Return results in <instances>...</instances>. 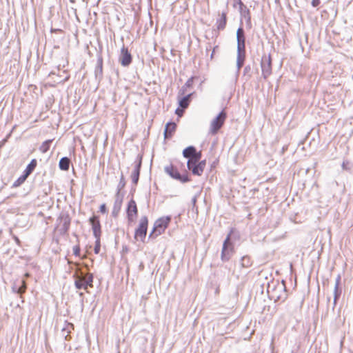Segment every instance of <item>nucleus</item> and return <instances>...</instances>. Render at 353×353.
Returning a JSON list of instances; mask_svg holds the SVG:
<instances>
[{
	"label": "nucleus",
	"instance_id": "6e6552de",
	"mask_svg": "<svg viewBox=\"0 0 353 353\" xmlns=\"http://www.w3.org/2000/svg\"><path fill=\"white\" fill-rule=\"evenodd\" d=\"M227 118V113L224 110H222L219 114L213 119L210 123V132L212 134H216L221 128Z\"/></svg>",
	"mask_w": 353,
	"mask_h": 353
},
{
	"label": "nucleus",
	"instance_id": "b1692460",
	"mask_svg": "<svg viewBox=\"0 0 353 353\" xmlns=\"http://www.w3.org/2000/svg\"><path fill=\"white\" fill-rule=\"evenodd\" d=\"M245 59V51H237L236 67L238 71L242 68Z\"/></svg>",
	"mask_w": 353,
	"mask_h": 353
},
{
	"label": "nucleus",
	"instance_id": "412c9836",
	"mask_svg": "<svg viewBox=\"0 0 353 353\" xmlns=\"http://www.w3.org/2000/svg\"><path fill=\"white\" fill-rule=\"evenodd\" d=\"M241 17L245 19L247 26L250 28L252 26L251 15L250 10L248 8H244L243 10L239 11Z\"/></svg>",
	"mask_w": 353,
	"mask_h": 353
},
{
	"label": "nucleus",
	"instance_id": "a878e982",
	"mask_svg": "<svg viewBox=\"0 0 353 353\" xmlns=\"http://www.w3.org/2000/svg\"><path fill=\"white\" fill-rule=\"evenodd\" d=\"M188 168L196 176H201L203 172V169L197 163L191 164Z\"/></svg>",
	"mask_w": 353,
	"mask_h": 353
},
{
	"label": "nucleus",
	"instance_id": "aec40b11",
	"mask_svg": "<svg viewBox=\"0 0 353 353\" xmlns=\"http://www.w3.org/2000/svg\"><path fill=\"white\" fill-rule=\"evenodd\" d=\"M195 77H191L188 79V81L185 82V83L181 87L179 92V95H184L187 93L188 89L192 87L194 79H195Z\"/></svg>",
	"mask_w": 353,
	"mask_h": 353
},
{
	"label": "nucleus",
	"instance_id": "49530a36",
	"mask_svg": "<svg viewBox=\"0 0 353 353\" xmlns=\"http://www.w3.org/2000/svg\"><path fill=\"white\" fill-rule=\"evenodd\" d=\"M12 238H13V239L14 240V241H15L18 245H19V244H20V240H19V239L17 236L13 235Z\"/></svg>",
	"mask_w": 353,
	"mask_h": 353
},
{
	"label": "nucleus",
	"instance_id": "09e8293b",
	"mask_svg": "<svg viewBox=\"0 0 353 353\" xmlns=\"http://www.w3.org/2000/svg\"><path fill=\"white\" fill-rule=\"evenodd\" d=\"M211 48V44L209 43L206 47V50L208 51Z\"/></svg>",
	"mask_w": 353,
	"mask_h": 353
},
{
	"label": "nucleus",
	"instance_id": "5701e85b",
	"mask_svg": "<svg viewBox=\"0 0 353 353\" xmlns=\"http://www.w3.org/2000/svg\"><path fill=\"white\" fill-rule=\"evenodd\" d=\"M70 159L67 157H62L59 162V168L61 170L68 171L70 168Z\"/></svg>",
	"mask_w": 353,
	"mask_h": 353
},
{
	"label": "nucleus",
	"instance_id": "f8f14e48",
	"mask_svg": "<svg viewBox=\"0 0 353 353\" xmlns=\"http://www.w3.org/2000/svg\"><path fill=\"white\" fill-rule=\"evenodd\" d=\"M97 61L94 69V77L98 82H100L103 79V57L101 54V49L97 54Z\"/></svg>",
	"mask_w": 353,
	"mask_h": 353
},
{
	"label": "nucleus",
	"instance_id": "7ed1b4c3",
	"mask_svg": "<svg viewBox=\"0 0 353 353\" xmlns=\"http://www.w3.org/2000/svg\"><path fill=\"white\" fill-rule=\"evenodd\" d=\"M234 252V242L230 239V235H227L223 241L221 259L222 261H228Z\"/></svg>",
	"mask_w": 353,
	"mask_h": 353
},
{
	"label": "nucleus",
	"instance_id": "a211bd4d",
	"mask_svg": "<svg viewBox=\"0 0 353 353\" xmlns=\"http://www.w3.org/2000/svg\"><path fill=\"white\" fill-rule=\"evenodd\" d=\"M194 92H190L189 94H185L181 95L182 97H179V106L183 108H187L191 101V97Z\"/></svg>",
	"mask_w": 353,
	"mask_h": 353
},
{
	"label": "nucleus",
	"instance_id": "72a5a7b5",
	"mask_svg": "<svg viewBox=\"0 0 353 353\" xmlns=\"http://www.w3.org/2000/svg\"><path fill=\"white\" fill-rule=\"evenodd\" d=\"M125 185V180L123 172H121L120 181L119 182V184H118L117 188V194H121V190H123L124 188Z\"/></svg>",
	"mask_w": 353,
	"mask_h": 353
},
{
	"label": "nucleus",
	"instance_id": "9d476101",
	"mask_svg": "<svg viewBox=\"0 0 353 353\" xmlns=\"http://www.w3.org/2000/svg\"><path fill=\"white\" fill-rule=\"evenodd\" d=\"M119 62L123 67H128L132 62V56L128 48L123 46L119 57Z\"/></svg>",
	"mask_w": 353,
	"mask_h": 353
},
{
	"label": "nucleus",
	"instance_id": "6ab92c4d",
	"mask_svg": "<svg viewBox=\"0 0 353 353\" xmlns=\"http://www.w3.org/2000/svg\"><path fill=\"white\" fill-rule=\"evenodd\" d=\"M227 23V13L223 12L221 17L216 20V28L218 30H223L225 29Z\"/></svg>",
	"mask_w": 353,
	"mask_h": 353
},
{
	"label": "nucleus",
	"instance_id": "7c9ffc66",
	"mask_svg": "<svg viewBox=\"0 0 353 353\" xmlns=\"http://www.w3.org/2000/svg\"><path fill=\"white\" fill-rule=\"evenodd\" d=\"M52 142V139H48V140L43 141L42 143V144L41 145V146L39 147V150L42 153H46L49 150Z\"/></svg>",
	"mask_w": 353,
	"mask_h": 353
},
{
	"label": "nucleus",
	"instance_id": "423d86ee",
	"mask_svg": "<svg viewBox=\"0 0 353 353\" xmlns=\"http://www.w3.org/2000/svg\"><path fill=\"white\" fill-rule=\"evenodd\" d=\"M165 172L168 174L171 178L179 181L185 183L190 181L188 174H181L178 169L173 165L170 164L164 168Z\"/></svg>",
	"mask_w": 353,
	"mask_h": 353
},
{
	"label": "nucleus",
	"instance_id": "473e14b6",
	"mask_svg": "<svg viewBox=\"0 0 353 353\" xmlns=\"http://www.w3.org/2000/svg\"><path fill=\"white\" fill-rule=\"evenodd\" d=\"M252 265V261L248 256H243L241 259V265L242 268H250Z\"/></svg>",
	"mask_w": 353,
	"mask_h": 353
},
{
	"label": "nucleus",
	"instance_id": "c9c22d12",
	"mask_svg": "<svg viewBox=\"0 0 353 353\" xmlns=\"http://www.w3.org/2000/svg\"><path fill=\"white\" fill-rule=\"evenodd\" d=\"M100 238L101 237L95 238L96 241H95V245H94V252L97 254H98L100 252V250H101V240H100Z\"/></svg>",
	"mask_w": 353,
	"mask_h": 353
},
{
	"label": "nucleus",
	"instance_id": "bb28decb",
	"mask_svg": "<svg viewBox=\"0 0 353 353\" xmlns=\"http://www.w3.org/2000/svg\"><path fill=\"white\" fill-rule=\"evenodd\" d=\"M196 149L194 146H188L183 150V156L184 158L188 159V160H189V158H191L193 156L194 153L196 152Z\"/></svg>",
	"mask_w": 353,
	"mask_h": 353
},
{
	"label": "nucleus",
	"instance_id": "a18cd8bd",
	"mask_svg": "<svg viewBox=\"0 0 353 353\" xmlns=\"http://www.w3.org/2000/svg\"><path fill=\"white\" fill-rule=\"evenodd\" d=\"M250 70H251L250 65H246L243 70L244 74H245L246 73H248Z\"/></svg>",
	"mask_w": 353,
	"mask_h": 353
},
{
	"label": "nucleus",
	"instance_id": "cd10ccee",
	"mask_svg": "<svg viewBox=\"0 0 353 353\" xmlns=\"http://www.w3.org/2000/svg\"><path fill=\"white\" fill-rule=\"evenodd\" d=\"M201 152H197V150H196V152L194 153L193 156L188 160L187 166L190 167L191 164L198 163L201 160Z\"/></svg>",
	"mask_w": 353,
	"mask_h": 353
},
{
	"label": "nucleus",
	"instance_id": "4be33fe9",
	"mask_svg": "<svg viewBox=\"0 0 353 353\" xmlns=\"http://www.w3.org/2000/svg\"><path fill=\"white\" fill-rule=\"evenodd\" d=\"M37 166V161L36 159H32L30 162L28 164L26 169L23 172L26 175L29 176L34 170Z\"/></svg>",
	"mask_w": 353,
	"mask_h": 353
},
{
	"label": "nucleus",
	"instance_id": "393cba45",
	"mask_svg": "<svg viewBox=\"0 0 353 353\" xmlns=\"http://www.w3.org/2000/svg\"><path fill=\"white\" fill-rule=\"evenodd\" d=\"M12 291L18 294H21L25 292L26 289V285L23 280H21L20 282V285L14 284L12 288Z\"/></svg>",
	"mask_w": 353,
	"mask_h": 353
},
{
	"label": "nucleus",
	"instance_id": "3c124183",
	"mask_svg": "<svg viewBox=\"0 0 353 353\" xmlns=\"http://www.w3.org/2000/svg\"><path fill=\"white\" fill-rule=\"evenodd\" d=\"M79 294L80 297H83L84 294L83 292H79Z\"/></svg>",
	"mask_w": 353,
	"mask_h": 353
},
{
	"label": "nucleus",
	"instance_id": "dca6fc26",
	"mask_svg": "<svg viewBox=\"0 0 353 353\" xmlns=\"http://www.w3.org/2000/svg\"><path fill=\"white\" fill-rule=\"evenodd\" d=\"M123 195L122 194H116V199L114 203L113 209L112 211V215L114 217L117 216L123 202Z\"/></svg>",
	"mask_w": 353,
	"mask_h": 353
},
{
	"label": "nucleus",
	"instance_id": "e433bc0d",
	"mask_svg": "<svg viewBox=\"0 0 353 353\" xmlns=\"http://www.w3.org/2000/svg\"><path fill=\"white\" fill-rule=\"evenodd\" d=\"M81 248L79 245H76L73 247V254L76 256H80Z\"/></svg>",
	"mask_w": 353,
	"mask_h": 353
},
{
	"label": "nucleus",
	"instance_id": "2eb2a0df",
	"mask_svg": "<svg viewBox=\"0 0 353 353\" xmlns=\"http://www.w3.org/2000/svg\"><path fill=\"white\" fill-rule=\"evenodd\" d=\"M126 214L129 221H133L134 218L137 216L138 209L137 203L133 199H132L128 203Z\"/></svg>",
	"mask_w": 353,
	"mask_h": 353
},
{
	"label": "nucleus",
	"instance_id": "20e7f679",
	"mask_svg": "<svg viewBox=\"0 0 353 353\" xmlns=\"http://www.w3.org/2000/svg\"><path fill=\"white\" fill-rule=\"evenodd\" d=\"M71 219L68 213H61L57 219L56 228H59V232L61 235H65L68 233L70 226Z\"/></svg>",
	"mask_w": 353,
	"mask_h": 353
},
{
	"label": "nucleus",
	"instance_id": "c03bdc74",
	"mask_svg": "<svg viewBox=\"0 0 353 353\" xmlns=\"http://www.w3.org/2000/svg\"><path fill=\"white\" fill-rule=\"evenodd\" d=\"M196 201H197V195H194L191 200V203L192 204L193 208H194L196 206Z\"/></svg>",
	"mask_w": 353,
	"mask_h": 353
},
{
	"label": "nucleus",
	"instance_id": "39448f33",
	"mask_svg": "<svg viewBox=\"0 0 353 353\" xmlns=\"http://www.w3.org/2000/svg\"><path fill=\"white\" fill-rule=\"evenodd\" d=\"M271 296L274 299L275 301L283 302L288 298L286 292V285L284 281L281 283H278L276 286L272 288Z\"/></svg>",
	"mask_w": 353,
	"mask_h": 353
},
{
	"label": "nucleus",
	"instance_id": "de8ad7c7",
	"mask_svg": "<svg viewBox=\"0 0 353 353\" xmlns=\"http://www.w3.org/2000/svg\"><path fill=\"white\" fill-rule=\"evenodd\" d=\"M217 48H218V46H216L215 47H214L213 50H212V54H211V55H210V58H211V59H212V58H213L214 53H215V50H216V49H217Z\"/></svg>",
	"mask_w": 353,
	"mask_h": 353
},
{
	"label": "nucleus",
	"instance_id": "9b49d317",
	"mask_svg": "<svg viewBox=\"0 0 353 353\" xmlns=\"http://www.w3.org/2000/svg\"><path fill=\"white\" fill-rule=\"evenodd\" d=\"M142 159L143 155L139 154L137 157L134 168L131 175L132 182L134 185H137L139 179L140 172L142 165Z\"/></svg>",
	"mask_w": 353,
	"mask_h": 353
},
{
	"label": "nucleus",
	"instance_id": "1a4fd4ad",
	"mask_svg": "<svg viewBox=\"0 0 353 353\" xmlns=\"http://www.w3.org/2000/svg\"><path fill=\"white\" fill-rule=\"evenodd\" d=\"M262 76L266 79L272 74V58L270 54H263L261 61Z\"/></svg>",
	"mask_w": 353,
	"mask_h": 353
},
{
	"label": "nucleus",
	"instance_id": "0eeeda50",
	"mask_svg": "<svg viewBox=\"0 0 353 353\" xmlns=\"http://www.w3.org/2000/svg\"><path fill=\"white\" fill-rule=\"evenodd\" d=\"M148 219L146 216H143L141 218L139 221V225L137 228L135 230L134 232V239L136 240H138L140 239V240L142 242H144V240L146 237L147 234V230H148Z\"/></svg>",
	"mask_w": 353,
	"mask_h": 353
},
{
	"label": "nucleus",
	"instance_id": "4c0bfd02",
	"mask_svg": "<svg viewBox=\"0 0 353 353\" xmlns=\"http://www.w3.org/2000/svg\"><path fill=\"white\" fill-rule=\"evenodd\" d=\"M234 6H235L236 4H238L239 6V11L243 10L244 8H247V6L245 5H244V3L242 2L241 0H234Z\"/></svg>",
	"mask_w": 353,
	"mask_h": 353
},
{
	"label": "nucleus",
	"instance_id": "8fccbe9b",
	"mask_svg": "<svg viewBox=\"0 0 353 353\" xmlns=\"http://www.w3.org/2000/svg\"><path fill=\"white\" fill-rule=\"evenodd\" d=\"M270 288H271V285L269 284L268 286V290H267L268 293L270 292Z\"/></svg>",
	"mask_w": 353,
	"mask_h": 353
},
{
	"label": "nucleus",
	"instance_id": "c85d7f7f",
	"mask_svg": "<svg viewBox=\"0 0 353 353\" xmlns=\"http://www.w3.org/2000/svg\"><path fill=\"white\" fill-rule=\"evenodd\" d=\"M228 235H230V239L233 242H235L236 241H239L241 237L239 232L233 228H232L230 229V232L228 234Z\"/></svg>",
	"mask_w": 353,
	"mask_h": 353
},
{
	"label": "nucleus",
	"instance_id": "a19ab883",
	"mask_svg": "<svg viewBox=\"0 0 353 353\" xmlns=\"http://www.w3.org/2000/svg\"><path fill=\"white\" fill-rule=\"evenodd\" d=\"M311 4L312 7L317 8L321 4V0H312Z\"/></svg>",
	"mask_w": 353,
	"mask_h": 353
},
{
	"label": "nucleus",
	"instance_id": "f03ea898",
	"mask_svg": "<svg viewBox=\"0 0 353 353\" xmlns=\"http://www.w3.org/2000/svg\"><path fill=\"white\" fill-rule=\"evenodd\" d=\"M171 219V216H165L157 219L154 223L152 230L149 234L148 239H155L163 234L168 227Z\"/></svg>",
	"mask_w": 353,
	"mask_h": 353
},
{
	"label": "nucleus",
	"instance_id": "c756f323",
	"mask_svg": "<svg viewBox=\"0 0 353 353\" xmlns=\"http://www.w3.org/2000/svg\"><path fill=\"white\" fill-rule=\"evenodd\" d=\"M341 168L343 170L347 171L348 172H352V170L353 168V163L347 159H344L342 162Z\"/></svg>",
	"mask_w": 353,
	"mask_h": 353
},
{
	"label": "nucleus",
	"instance_id": "79ce46f5",
	"mask_svg": "<svg viewBox=\"0 0 353 353\" xmlns=\"http://www.w3.org/2000/svg\"><path fill=\"white\" fill-rule=\"evenodd\" d=\"M341 275L339 274L337 276V277L336 278V282H335V286L334 287H339V285H340V283H341Z\"/></svg>",
	"mask_w": 353,
	"mask_h": 353
},
{
	"label": "nucleus",
	"instance_id": "2f4dec72",
	"mask_svg": "<svg viewBox=\"0 0 353 353\" xmlns=\"http://www.w3.org/2000/svg\"><path fill=\"white\" fill-rule=\"evenodd\" d=\"M28 176L23 173L12 184V188H17L22 185Z\"/></svg>",
	"mask_w": 353,
	"mask_h": 353
},
{
	"label": "nucleus",
	"instance_id": "f3484780",
	"mask_svg": "<svg viewBox=\"0 0 353 353\" xmlns=\"http://www.w3.org/2000/svg\"><path fill=\"white\" fill-rule=\"evenodd\" d=\"M176 128V123L173 121H169L166 123L164 129V139H170L174 132H175Z\"/></svg>",
	"mask_w": 353,
	"mask_h": 353
},
{
	"label": "nucleus",
	"instance_id": "ddd939ff",
	"mask_svg": "<svg viewBox=\"0 0 353 353\" xmlns=\"http://www.w3.org/2000/svg\"><path fill=\"white\" fill-rule=\"evenodd\" d=\"M237 51H245V35L242 23L236 30Z\"/></svg>",
	"mask_w": 353,
	"mask_h": 353
},
{
	"label": "nucleus",
	"instance_id": "f704fd0d",
	"mask_svg": "<svg viewBox=\"0 0 353 353\" xmlns=\"http://www.w3.org/2000/svg\"><path fill=\"white\" fill-rule=\"evenodd\" d=\"M341 294V290L339 287H334V304L336 305L337 300L339 299Z\"/></svg>",
	"mask_w": 353,
	"mask_h": 353
},
{
	"label": "nucleus",
	"instance_id": "ea45409f",
	"mask_svg": "<svg viewBox=\"0 0 353 353\" xmlns=\"http://www.w3.org/2000/svg\"><path fill=\"white\" fill-rule=\"evenodd\" d=\"M99 211L102 214H105L108 212L107 207H106V205L105 203H103V204H101L100 205Z\"/></svg>",
	"mask_w": 353,
	"mask_h": 353
},
{
	"label": "nucleus",
	"instance_id": "4468645a",
	"mask_svg": "<svg viewBox=\"0 0 353 353\" xmlns=\"http://www.w3.org/2000/svg\"><path fill=\"white\" fill-rule=\"evenodd\" d=\"M89 222L92 225V230L94 238L101 237V226L99 216L93 215L89 219Z\"/></svg>",
	"mask_w": 353,
	"mask_h": 353
},
{
	"label": "nucleus",
	"instance_id": "f257e3e1",
	"mask_svg": "<svg viewBox=\"0 0 353 353\" xmlns=\"http://www.w3.org/2000/svg\"><path fill=\"white\" fill-rule=\"evenodd\" d=\"M74 278V286L78 290H87L88 287L92 286L94 276L91 273H85L79 271L73 275Z\"/></svg>",
	"mask_w": 353,
	"mask_h": 353
},
{
	"label": "nucleus",
	"instance_id": "864d4df0",
	"mask_svg": "<svg viewBox=\"0 0 353 353\" xmlns=\"http://www.w3.org/2000/svg\"><path fill=\"white\" fill-rule=\"evenodd\" d=\"M65 330L64 328L62 329V332L64 334Z\"/></svg>",
	"mask_w": 353,
	"mask_h": 353
},
{
	"label": "nucleus",
	"instance_id": "37998d69",
	"mask_svg": "<svg viewBox=\"0 0 353 353\" xmlns=\"http://www.w3.org/2000/svg\"><path fill=\"white\" fill-rule=\"evenodd\" d=\"M197 163L204 170L206 165L205 160H200Z\"/></svg>",
	"mask_w": 353,
	"mask_h": 353
},
{
	"label": "nucleus",
	"instance_id": "58836bf2",
	"mask_svg": "<svg viewBox=\"0 0 353 353\" xmlns=\"http://www.w3.org/2000/svg\"><path fill=\"white\" fill-rule=\"evenodd\" d=\"M186 108H181V107H179L176 108V110H175V114L181 117H182V115L183 114V112H184V110H185Z\"/></svg>",
	"mask_w": 353,
	"mask_h": 353
},
{
	"label": "nucleus",
	"instance_id": "603ef678",
	"mask_svg": "<svg viewBox=\"0 0 353 353\" xmlns=\"http://www.w3.org/2000/svg\"><path fill=\"white\" fill-rule=\"evenodd\" d=\"M68 337H69V335H68V334H67L65 336V340H68V339H68Z\"/></svg>",
	"mask_w": 353,
	"mask_h": 353
}]
</instances>
